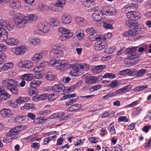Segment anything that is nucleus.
<instances>
[{"instance_id":"obj_1","label":"nucleus","mask_w":151,"mask_h":151,"mask_svg":"<svg viewBox=\"0 0 151 151\" xmlns=\"http://www.w3.org/2000/svg\"><path fill=\"white\" fill-rule=\"evenodd\" d=\"M45 60L52 59L48 55V51L44 50L40 52L35 54L32 57L31 60L28 59H23L19 61L17 63L18 67L21 68L26 71H28V70L31 69L34 66V63L37 64L43 59Z\"/></svg>"},{"instance_id":"obj_2","label":"nucleus","mask_w":151,"mask_h":151,"mask_svg":"<svg viewBox=\"0 0 151 151\" xmlns=\"http://www.w3.org/2000/svg\"><path fill=\"white\" fill-rule=\"evenodd\" d=\"M16 16V24L17 27L18 28H23L28 22H34L37 18V16L33 14H27L26 15L22 14H17Z\"/></svg>"},{"instance_id":"obj_3","label":"nucleus","mask_w":151,"mask_h":151,"mask_svg":"<svg viewBox=\"0 0 151 151\" xmlns=\"http://www.w3.org/2000/svg\"><path fill=\"white\" fill-rule=\"evenodd\" d=\"M2 83L3 85L6 86L7 89L12 93L16 95L18 93L19 91L17 88L18 84L16 80L6 78L3 80Z\"/></svg>"},{"instance_id":"obj_4","label":"nucleus","mask_w":151,"mask_h":151,"mask_svg":"<svg viewBox=\"0 0 151 151\" xmlns=\"http://www.w3.org/2000/svg\"><path fill=\"white\" fill-rule=\"evenodd\" d=\"M65 50L66 47L65 45H61L56 47H52L49 52V56L52 59L60 58L63 57V52Z\"/></svg>"},{"instance_id":"obj_5","label":"nucleus","mask_w":151,"mask_h":151,"mask_svg":"<svg viewBox=\"0 0 151 151\" xmlns=\"http://www.w3.org/2000/svg\"><path fill=\"white\" fill-rule=\"evenodd\" d=\"M23 130V127L20 126H17L11 129L6 134V135L7 137H11L10 139H9L8 138L4 137L3 139V142L5 143L10 142L14 139H16L17 138L16 135L19 131Z\"/></svg>"},{"instance_id":"obj_6","label":"nucleus","mask_w":151,"mask_h":151,"mask_svg":"<svg viewBox=\"0 0 151 151\" xmlns=\"http://www.w3.org/2000/svg\"><path fill=\"white\" fill-rule=\"evenodd\" d=\"M37 27L38 29L34 32V34L37 35H42L43 34L47 33L50 29L49 23L46 22L39 23Z\"/></svg>"},{"instance_id":"obj_7","label":"nucleus","mask_w":151,"mask_h":151,"mask_svg":"<svg viewBox=\"0 0 151 151\" xmlns=\"http://www.w3.org/2000/svg\"><path fill=\"white\" fill-rule=\"evenodd\" d=\"M116 12L115 9H111V10H107L105 12H96L93 13L92 17L93 20L94 21L97 22L101 20L102 18H104L103 16L104 15H114Z\"/></svg>"},{"instance_id":"obj_8","label":"nucleus","mask_w":151,"mask_h":151,"mask_svg":"<svg viewBox=\"0 0 151 151\" xmlns=\"http://www.w3.org/2000/svg\"><path fill=\"white\" fill-rule=\"evenodd\" d=\"M50 60L49 64L51 66L56 67L57 68L60 70H63L65 68L69 65L68 62L66 60H56L55 59Z\"/></svg>"},{"instance_id":"obj_9","label":"nucleus","mask_w":151,"mask_h":151,"mask_svg":"<svg viewBox=\"0 0 151 151\" xmlns=\"http://www.w3.org/2000/svg\"><path fill=\"white\" fill-rule=\"evenodd\" d=\"M138 47L130 46L126 50V52L129 54V55L128 56L127 58L130 60H133L135 58L136 59L135 60V62L136 63L139 61L138 58L139 56V54H137L136 52Z\"/></svg>"},{"instance_id":"obj_10","label":"nucleus","mask_w":151,"mask_h":151,"mask_svg":"<svg viewBox=\"0 0 151 151\" xmlns=\"http://www.w3.org/2000/svg\"><path fill=\"white\" fill-rule=\"evenodd\" d=\"M5 35H6V38H4L3 40L1 39L0 40L2 42L5 41L6 45L10 46H15L17 45L19 43V40L16 37H10L8 38V34L6 30Z\"/></svg>"},{"instance_id":"obj_11","label":"nucleus","mask_w":151,"mask_h":151,"mask_svg":"<svg viewBox=\"0 0 151 151\" xmlns=\"http://www.w3.org/2000/svg\"><path fill=\"white\" fill-rule=\"evenodd\" d=\"M128 89L127 86H125L122 88L119 89V90L113 92L110 91L107 94L104 96L103 97L104 99H106L109 98H110L112 96H116L119 94H120L123 92H126L127 91Z\"/></svg>"},{"instance_id":"obj_12","label":"nucleus","mask_w":151,"mask_h":151,"mask_svg":"<svg viewBox=\"0 0 151 151\" xmlns=\"http://www.w3.org/2000/svg\"><path fill=\"white\" fill-rule=\"evenodd\" d=\"M11 50L13 53L17 55H19L25 54L27 49L25 46L21 45L12 48Z\"/></svg>"},{"instance_id":"obj_13","label":"nucleus","mask_w":151,"mask_h":151,"mask_svg":"<svg viewBox=\"0 0 151 151\" xmlns=\"http://www.w3.org/2000/svg\"><path fill=\"white\" fill-rule=\"evenodd\" d=\"M48 62L43 61L39 64H38L35 66L33 69V71L34 73H40L43 72L45 69V67L47 65Z\"/></svg>"},{"instance_id":"obj_14","label":"nucleus","mask_w":151,"mask_h":151,"mask_svg":"<svg viewBox=\"0 0 151 151\" xmlns=\"http://www.w3.org/2000/svg\"><path fill=\"white\" fill-rule=\"evenodd\" d=\"M72 19L70 15L67 13H63L60 18L61 23L64 25H68L70 24Z\"/></svg>"},{"instance_id":"obj_15","label":"nucleus","mask_w":151,"mask_h":151,"mask_svg":"<svg viewBox=\"0 0 151 151\" xmlns=\"http://www.w3.org/2000/svg\"><path fill=\"white\" fill-rule=\"evenodd\" d=\"M29 43L32 45L35 46L40 45L41 43L40 39L38 37L34 36H30L28 38Z\"/></svg>"},{"instance_id":"obj_16","label":"nucleus","mask_w":151,"mask_h":151,"mask_svg":"<svg viewBox=\"0 0 151 151\" xmlns=\"http://www.w3.org/2000/svg\"><path fill=\"white\" fill-rule=\"evenodd\" d=\"M127 17L128 19L134 21L139 20L140 18V15L139 13L134 11H131L127 14Z\"/></svg>"},{"instance_id":"obj_17","label":"nucleus","mask_w":151,"mask_h":151,"mask_svg":"<svg viewBox=\"0 0 151 151\" xmlns=\"http://www.w3.org/2000/svg\"><path fill=\"white\" fill-rule=\"evenodd\" d=\"M47 134L48 136H50L51 134L52 135H51L49 137L45 138L44 139V145H46L48 144L52 139L56 138L57 137L56 134H58V132L52 131L47 133Z\"/></svg>"},{"instance_id":"obj_18","label":"nucleus","mask_w":151,"mask_h":151,"mask_svg":"<svg viewBox=\"0 0 151 151\" xmlns=\"http://www.w3.org/2000/svg\"><path fill=\"white\" fill-rule=\"evenodd\" d=\"M11 110L9 109L4 108L0 111V114L1 116L4 118L10 117L12 115Z\"/></svg>"},{"instance_id":"obj_19","label":"nucleus","mask_w":151,"mask_h":151,"mask_svg":"<svg viewBox=\"0 0 151 151\" xmlns=\"http://www.w3.org/2000/svg\"><path fill=\"white\" fill-rule=\"evenodd\" d=\"M103 37L101 35H97V33L95 32H93V33L89 35V39L91 41H99L102 40Z\"/></svg>"},{"instance_id":"obj_20","label":"nucleus","mask_w":151,"mask_h":151,"mask_svg":"<svg viewBox=\"0 0 151 151\" xmlns=\"http://www.w3.org/2000/svg\"><path fill=\"white\" fill-rule=\"evenodd\" d=\"M49 24L50 27H56L59 26L60 24V23L57 18H52L50 19Z\"/></svg>"},{"instance_id":"obj_21","label":"nucleus","mask_w":151,"mask_h":151,"mask_svg":"<svg viewBox=\"0 0 151 151\" xmlns=\"http://www.w3.org/2000/svg\"><path fill=\"white\" fill-rule=\"evenodd\" d=\"M75 20L78 25L81 26L86 25L87 23V21L84 18L81 17H76Z\"/></svg>"},{"instance_id":"obj_22","label":"nucleus","mask_w":151,"mask_h":151,"mask_svg":"<svg viewBox=\"0 0 151 151\" xmlns=\"http://www.w3.org/2000/svg\"><path fill=\"white\" fill-rule=\"evenodd\" d=\"M65 87L61 84H55L52 87V90L56 92H59L64 91Z\"/></svg>"},{"instance_id":"obj_23","label":"nucleus","mask_w":151,"mask_h":151,"mask_svg":"<svg viewBox=\"0 0 151 151\" xmlns=\"http://www.w3.org/2000/svg\"><path fill=\"white\" fill-rule=\"evenodd\" d=\"M106 68V66L104 65H99L94 66L92 69V71L94 73H99L102 72L103 70Z\"/></svg>"},{"instance_id":"obj_24","label":"nucleus","mask_w":151,"mask_h":151,"mask_svg":"<svg viewBox=\"0 0 151 151\" xmlns=\"http://www.w3.org/2000/svg\"><path fill=\"white\" fill-rule=\"evenodd\" d=\"M9 4L11 7L14 9H18L21 6V4L18 0H11Z\"/></svg>"},{"instance_id":"obj_25","label":"nucleus","mask_w":151,"mask_h":151,"mask_svg":"<svg viewBox=\"0 0 151 151\" xmlns=\"http://www.w3.org/2000/svg\"><path fill=\"white\" fill-rule=\"evenodd\" d=\"M34 76L32 74L27 73L21 76V78L22 79L27 81H31L33 78Z\"/></svg>"},{"instance_id":"obj_26","label":"nucleus","mask_w":151,"mask_h":151,"mask_svg":"<svg viewBox=\"0 0 151 151\" xmlns=\"http://www.w3.org/2000/svg\"><path fill=\"white\" fill-rule=\"evenodd\" d=\"M76 36L77 39L80 41L84 38L83 32L81 29H77L76 32Z\"/></svg>"},{"instance_id":"obj_27","label":"nucleus","mask_w":151,"mask_h":151,"mask_svg":"<svg viewBox=\"0 0 151 151\" xmlns=\"http://www.w3.org/2000/svg\"><path fill=\"white\" fill-rule=\"evenodd\" d=\"M105 44L104 42H100L97 41L95 44V49L96 51L102 50L105 47Z\"/></svg>"},{"instance_id":"obj_28","label":"nucleus","mask_w":151,"mask_h":151,"mask_svg":"<svg viewBox=\"0 0 151 151\" xmlns=\"http://www.w3.org/2000/svg\"><path fill=\"white\" fill-rule=\"evenodd\" d=\"M58 118H60V121L67 120L72 116V115L70 114H68L67 115L64 116L65 113L62 112L58 113Z\"/></svg>"},{"instance_id":"obj_29","label":"nucleus","mask_w":151,"mask_h":151,"mask_svg":"<svg viewBox=\"0 0 151 151\" xmlns=\"http://www.w3.org/2000/svg\"><path fill=\"white\" fill-rule=\"evenodd\" d=\"M14 66V63L12 62L6 63L4 64L1 68L2 70L6 71L12 68Z\"/></svg>"},{"instance_id":"obj_30","label":"nucleus","mask_w":151,"mask_h":151,"mask_svg":"<svg viewBox=\"0 0 151 151\" xmlns=\"http://www.w3.org/2000/svg\"><path fill=\"white\" fill-rule=\"evenodd\" d=\"M136 72L134 71L132 72V71L129 69H127L120 71L119 72V75H123L129 74L132 76L135 75Z\"/></svg>"},{"instance_id":"obj_31","label":"nucleus","mask_w":151,"mask_h":151,"mask_svg":"<svg viewBox=\"0 0 151 151\" xmlns=\"http://www.w3.org/2000/svg\"><path fill=\"white\" fill-rule=\"evenodd\" d=\"M31 81L29 86L32 88L39 86L42 83L41 81L39 80H34Z\"/></svg>"},{"instance_id":"obj_32","label":"nucleus","mask_w":151,"mask_h":151,"mask_svg":"<svg viewBox=\"0 0 151 151\" xmlns=\"http://www.w3.org/2000/svg\"><path fill=\"white\" fill-rule=\"evenodd\" d=\"M35 105L31 103H27L24 104L23 106H21L20 108L22 110H29L32 109L34 108Z\"/></svg>"},{"instance_id":"obj_33","label":"nucleus","mask_w":151,"mask_h":151,"mask_svg":"<svg viewBox=\"0 0 151 151\" xmlns=\"http://www.w3.org/2000/svg\"><path fill=\"white\" fill-rule=\"evenodd\" d=\"M136 35L133 29L126 31L123 34V36L126 37H131L135 36Z\"/></svg>"},{"instance_id":"obj_34","label":"nucleus","mask_w":151,"mask_h":151,"mask_svg":"<svg viewBox=\"0 0 151 151\" xmlns=\"http://www.w3.org/2000/svg\"><path fill=\"white\" fill-rule=\"evenodd\" d=\"M59 32L63 34L66 35H70V34L73 33L71 32L70 30L68 29L63 27H60L58 29Z\"/></svg>"},{"instance_id":"obj_35","label":"nucleus","mask_w":151,"mask_h":151,"mask_svg":"<svg viewBox=\"0 0 151 151\" xmlns=\"http://www.w3.org/2000/svg\"><path fill=\"white\" fill-rule=\"evenodd\" d=\"M97 79L96 77L91 76L87 78L86 79V82L88 84L94 83L96 82Z\"/></svg>"},{"instance_id":"obj_36","label":"nucleus","mask_w":151,"mask_h":151,"mask_svg":"<svg viewBox=\"0 0 151 151\" xmlns=\"http://www.w3.org/2000/svg\"><path fill=\"white\" fill-rule=\"evenodd\" d=\"M133 29L136 35L138 34H142L145 31V28L144 27L140 25H137V26L135 27Z\"/></svg>"},{"instance_id":"obj_37","label":"nucleus","mask_w":151,"mask_h":151,"mask_svg":"<svg viewBox=\"0 0 151 151\" xmlns=\"http://www.w3.org/2000/svg\"><path fill=\"white\" fill-rule=\"evenodd\" d=\"M93 1L91 0H83L82 3L83 6L87 8H89L93 5Z\"/></svg>"},{"instance_id":"obj_38","label":"nucleus","mask_w":151,"mask_h":151,"mask_svg":"<svg viewBox=\"0 0 151 151\" xmlns=\"http://www.w3.org/2000/svg\"><path fill=\"white\" fill-rule=\"evenodd\" d=\"M138 7V6L136 4H133L131 3L127 4L123 8V9H128L134 10Z\"/></svg>"},{"instance_id":"obj_39","label":"nucleus","mask_w":151,"mask_h":151,"mask_svg":"<svg viewBox=\"0 0 151 151\" xmlns=\"http://www.w3.org/2000/svg\"><path fill=\"white\" fill-rule=\"evenodd\" d=\"M119 82L117 80L113 81L111 83L106 85L107 87H110L111 88H117L119 85Z\"/></svg>"},{"instance_id":"obj_40","label":"nucleus","mask_w":151,"mask_h":151,"mask_svg":"<svg viewBox=\"0 0 151 151\" xmlns=\"http://www.w3.org/2000/svg\"><path fill=\"white\" fill-rule=\"evenodd\" d=\"M47 5L42 3V2H39L37 7L38 9L41 12H43L45 10H47Z\"/></svg>"},{"instance_id":"obj_41","label":"nucleus","mask_w":151,"mask_h":151,"mask_svg":"<svg viewBox=\"0 0 151 151\" xmlns=\"http://www.w3.org/2000/svg\"><path fill=\"white\" fill-rule=\"evenodd\" d=\"M7 47L5 45L1 43L0 44V57H1V55L2 54H4L5 56V60L6 59V54L4 52H1V51L3 52H5L7 50Z\"/></svg>"},{"instance_id":"obj_42","label":"nucleus","mask_w":151,"mask_h":151,"mask_svg":"<svg viewBox=\"0 0 151 151\" xmlns=\"http://www.w3.org/2000/svg\"><path fill=\"white\" fill-rule=\"evenodd\" d=\"M81 107V104H75L69 107L68 109V110L69 111H74L78 109Z\"/></svg>"},{"instance_id":"obj_43","label":"nucleus","mask_w":151,"mask_h":151,"mask_svg":"<svg viewBox=\"0 0 151 151\" xmlns=\"http://www.w3.org/2000/svg\"><path fill=\"white\" fill-rule=\"evenodd\" d=\"M20 123L25 124L28 122L29 119L26 116H22L18 117Z\"/></svg>"},{"instance_id":"obj_44","label":"nucleus","mask_w":151,"mask_h":151,"mask_svg":"<svg viewBox=\"0 0 151 151\" xmlns=\"http://www.w3.org/2000/svg\"><path fill=\"white\" fill-rule=\"evenodd\" d=\"M65 3V0H57L55 2V5L57 7L62 8L64 6Z\"/></svg>"},{"instance_id":"obj_45","label":"nucleus","mask_w":151,"mask_h":151,"mask_svg":"<svg viewBox=\"0 0 151 151\" xmlns=\"http://www.w3.org/2000/svg\"><path fill=\"white\" fill-rule=\"evenodd\" d=\"M55 4L52 3L50 4L49 6L47 5V10L50 9V11L53 12H57V8Z\"/></svg>"},{"instance_id":"obj_46","label":"nucleus","mask_w":151,"mask_h":151,"mask_svg":"<svg viewBox=\"0 0 151 151\" xmlns=\"http://www.w3.org/2000/svg\"><path fill=\"white\" fill-rule=\"evenodd\" d=\"M10 95L6 92V91L3 93L0 96V98L3 100H6L9 99L10 97Z\"/></svg>"},{"instance_id":"obj_47","label":"nucleus","mask_w":151,"mask_h":151,"mask_svg":"<svg viewBox=\"0 0 151 151\" xmlns=\"http://www.w3.org/2000/svg\"><path fill=\"white\" fill-rule=\"evenodd\" d=\"M73 33H70V35H62L59 37L60 40L62 41H64L67 39L73 36Z\"/></svg>"},{"instance_id":"obj_48","label":"nucleus","mask_w":151,"mask_h":151,"mask_svg":"<svg viewBox=\"0 0 151 151\" xmlns=\"http://www.w3.org/2000/svg\"><path fill=\"white\" fill-rule=\"evenodd\" d=\"M35 73L34 77L37 79H41L45 75V73L44 72L40 73Z\"/></svg>"},{"instance_id":"obj_49","label":"nucleus","mask_w":151,"mask_h":151,"mask_svg":"<svg viewBox=\"0 0 151 151\" xmlns=\"http://www.w3.org/2000/svg\"><path fill=\"white\" fill-rule=\"evenodd\" d=\"M46 78L47 80L52 81L54 79V76L52 73L50 71H48L46 74Z\"/></svg>"},{"instance_id":"obj_50","label":"nucleus","mask_w":151,"mask_h":151,"mask_svg":"<svg viewBox=\"0 0 151 151\" xmlns=\"http://www.w3.org/2000/svg\"><path fill=\"white\" fill-rule=\"evenodd\" d=\"M116 77L112 73H106L103 76V78L113 79Z\"/></svg>"},{"instance_id":"obj_51","label":"nucleus","mask_w":151,"mask_h":151,"mask_svg":"<svg viewBox=\"0 0 151 151\" xmlns=\"http://www.w3.org/2000/svg\"><path fill=\"white\" fill-rule=\"evenodd\" d=\"M147 85L142 86H136L135 88L133 89L134 91H141L145 88H147Z\"/></svg>"},{"instance_id":"obj_52","label":"nucleus","mask_w":151,"mask_h":151,"mask_svg":"<svg viewBox=\"0 0 151 151\" xmlns=\"http://www.w3.org/2000/svg\"><path fill=\"white\" fill-rule=\"evenodd\" d=\"M146 71V70L144 69H141L136 73L135 75H136L137 77H141L142 76Z\"/></svg>"},{"instance_id":"obj_53","label":"nucleus","mask_w":151,"mask_h":151,"mask_svg":"<svg viewBox=\"0 0 151 151\" xmlns=\"http://www.w3.org/2000/svg\"><path fill=\"white\" fill-rule=\"evenodd\" d=\"M17 14H21L20 13H15L14 11L13 10H11L9 12V14L10 16H13V18L14 21V22L16 26L17 27V25L16 24V18L17 15Z\"/></svg>"},{"instance_id":"obj_54","label":"nucleus","mask_w":151,"mask_h":151,"mask_svg":"<svg viewBox=\"0 0 151 151\" xmlns=\"http://www.w3.org/2000/svg\"><path fill=\"white\" fill-rule=\"evenodd\" d=\"M101 88V85L99 84L95 85L90 88L89 91L91 92H93L98 90Z\"/></svg>"},{"instance_id":"obj_55","label":"nucleus","mask_w":151,"mask_h":151,"mask_svg":"<svg viewBox=\"0 0 151 151\" xmlns=\"http://www.w3.org/2000/svg\"><path fill=\"white\" fill-rule=\"evenodd\" d=\"M109 132L111 134H114L116 133V130L114 126V124L112 123L109 125Z\"/></svg>"},{"instance_id":"obj_56","label":"nucleus","mask_w":151,"mask_h":151,"mask_svg":"<svg viewBox=\"0 0 151 151\" xmlns=\"http://www.w3.org/2000/svg\"><path fill=\"white\" fill-rule=\"evenodd\" d=\"M116 50V47H113L109 48V49H106L105 50L104 52L105 53H111L113 52Z\"/></svg>"},{"instance_id":"obj_57","label":"nucleus","mask_w":151,"mask_h":151,"mask_svg":"<svg viewBox=\"0 0 151 151\" xmlns=\"http://www.w3.org/2000/svg\"><path fill=\"white\" fill-rule=\"evenodd\" d=\"M14 27V25L13 24L7 22L6 26L5 28L8 30L11 31L13 30Z\"/></svg>"},{"instance_id":"obj_58","label":"nucleus","mask_w":151,"mask_h":151,"mask_svg":"<svg viewBox=\"0 0 151 151\" xmlns=\"http://www.w3.org/2000/svg\"><path fill=\"white\" fill-rule=\"evenodd\" d=\"M70 74L72 76H78L79 73L77 68L73 69L70 72Z\"/></svg>"},{"instance_id":"obj_59","label":"nucleus","mask_w":151,"mask_h":151,"mask_svg":"<svg viewBox=\"0 0 151 151\" xmlns=\"http://www.w3.org/2000/svg\"><path fill=\"white\" fill-rule=\"evenodd\" d=\"M129 121L128 119L126 116H120L118 119V122H127Z\"/></svg>"},{"instance_id":"obj_60","label":"nucleus","mask_w":151,"mask_h":151,"mask_svg":"<svg viewBox=\"0 0 151 151\" xmlns=\"http://www.w3.org/2000/svg\"><path fill=\"white\" fill-rule=\"evenodd\" d=\"M103 26L104 28L106 29L112 30L113 29L112 24L109 23L104 22L103 24Z\"/></svg>"},{"instance_id":"obj_61","label":"nucleus","mask_w":151,"mask_h":151,"mask_svg":"<svg viewBox=\"0 0 151 151\" xmlns=\"http://www.w3.org/2000/svg\"><path fill=\"white\" fill-rule=\"evenodd\" d=\"M7 22L6 20L4 19H0V27L3 28L5 29L4 28H6L7 24Z\"/></svg>"},{"instance_id":"obj_62","label":"nucleus","mask_w":151,"mask_h":151,"mask_svg":"<svg viewBox=\"0 0 151 151\" xmlns=\"http://www.w3.org/2000/svg\"><path fill=\"white\" fill-rule=\"evenodd\" d=\"M137 47H138L137 48V49H138V52L140 53L144 51L145 49L147 47V45H145L144 46H139Z\"/></svg>"},{"instance_id":"obj_63","label":"nucleus","mask_w":151,"mask_h":151,"mask_svg":"<svg viewBox=\"0 0 151 151\" xmlns=\"http://www.w3.org/2000/svg\"><path fill=\"white\" fill-rule=\"evenodd\" d=\"M28 93L30 96L37 95L38 92L37 90L29 89L28 90Z\"/></svg>"},{"instance_id":"obj_64","label":"nucleus","mask_w":151,"mask_h":151,"mask_svg":"<svg viewBox=\"0 0 151 151\" xmlns=\"http://www.w3.org/2000/svg\"><path fill=\"white\" fill-rule=\"evenodd\" d=\"M99 133L100 134L103 136H105L107 133L105 128H101L99 130Z\"/></svg>"}]
</instances>
